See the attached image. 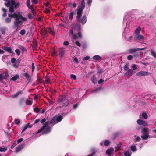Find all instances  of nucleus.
Returning a JSON list of instances; mask_svg holds the SVG:
<instances>
[{
	"label": "nucleus",
	"instance_id": "72a5a7b5",
	"mask_svg": "<svg viewBox=\"0 0 156 156\" xmlns=\"http://www.w3.org/2000/svg\"><path fill=\"white\" fill-rule=\"evenodd\" d=\"M30 0H27L26 2V5L27 6L30 8Z\"/></svg>",
	"mask_w": 156,
	"mask_h": 156
},
{
	"label": "nucleus",
	"instance_id": "4468645a",
	"mask_svg": "<svg viewBox=\"0 0 156 156\" xmlns=\"http://www.w3.org/2000/svg\"><path fill=\"white\" fill-rule=\"evenodd\" d=\"M110 142L108 140H105L104 141L101 142L100 144V146H108L110 144Z\"/></svg>",
	"mask_w": 156,
	"mask_h": 156
},
{
	"label": "nucleus",
	"instance_id": "f3484780",
	"mask_svg": "<svg viewBox=\"0 0 156 156\" xmlns=\"http://www.w3.org/2000/svg\"><path fill=\"white\" fill-rule=\"evenodd\" d=\"M142 133L143 134H149V129L147 128H144L142 129Z\"/></svg>",
	"mask_w": 156,
	"mask_h": 156
},
{
	"label": "nucleus",
	"instance_id": "e433bc0d",
	"mask_svg": "<svg viewBox=\"0 0 156 156\" xmlns=\"http://www.w3.org/2000/svg\"><path fill=\"white\" fill-rule=\"evenodd\" d=\"M29 125V124H27L24 128H23V129L22 131V132H21V133H22L24 131H25L26 129H27V128H28V126Z\"/></svg>",
	"mask_w": 156,
	"mask_h": 156
},
{
	"label": "nucleus",
	"instance_id": "a19ab883",
	"mask_svg": "<svg viewBox=\"0 0 156 156\" xmlns=\"http://www.w3.org/2000/svg\"><path fill=\"white\" fill-rule=\"evenodd\" d=\"M7 149L6 148H2L0 147V152H5L6 151Z\"/></svg>",
	"mask_w": 156,
	"mask_h": 156
},
{
	"label": "nucleus",
	"instance_id": "b1692460",
	"mask_svg": "<svg viewBox=\"0 0 156 156\" xmlns=\"http://www.w3.org/2000/svg\"><path fill=\"white\" fill-rule=\"evenodd\" d=\"M101 57L99 55H95L92 57V58L93 59L95 60H98L101 59Z\"/></svg>",
	"mask_w": 156,
	"mask_h": 156
},
{
	"label": "nucleus",
	"instance_id": "6ab92c4d",
	"mask_svg": "<svg viewBox=\"0 0 156 156\" xmlns=\"http://www.w3.org/2000/svg\"><path fill=\"white\" fill-rule=\"evenodd\" d=\"M114 149L113 148H110L106 151V153L108 155H111L112 152L114 151Z\"/></svg>",
	"mask_w": 156,
	"mask_h": 156
},
{
	"label": "nucleus",
	"instance_id": "f704fd0d",
	"mask_svg": "<svg viewBox=\"0 0 156 156\" xmlns=\"http://www.w3.org/2000/svg\"><path fill=\"white\" fill-rule=\"evenodd\" d=\"M142 117H143L144 119H147V116L146 113L145 112H143L142 114Z\"/></svg>",
	"mask_w": 156,
	"mask_h": 156
},
{
	"label": "nucleus",
	"instance_id": "58836bf2",
	"mask_svg": "<svg viewBox=\"0 0 156 156\" xmlns=\"http://www.w3.org/2000/svg\"><path fill=\"white\" fill-rule=\"evenodd\" d=\"M45 81L47 83H50V79L47 76L45 77Z\"/></svg>",
	"mask_w": 156,
	"mask_h": 156
},
{
	"label": "nucleus",
	"instance_id": "1a4fd4ad",
	"mask_svg": "<svg viewBox=\"0 0 156 156\" xmlns=\"http://www.w3.org/2000/svg\"><path fill=\"white\" fill-rule=\"evenodd\" d=\"M150 73L144 71H141L137 73L136 74L137 76L138 77H141L145 76H147L150 75Z\"/></svg>",
	"mask_w": 156,
	"mask_h": 156
},
{
	"label": "nucleus",
	"instance_id": "09e8293b",
	"mask_svg": "<svg viewBox=\"0 0 156 156\" xmlns=\"http://www.w3.org/2000/svg\"><path fill=\"white\" fill-rule=\"evenodd\" d=\"M15 52L18 56L20 55V51L19 49H16L15 50Z\"/></svg>",
	"mask_w": 156,
	"mask_h": 156
},
{
	"label": "nucleus",
	"instance_id": "774afa93",
	"mask_svg": "<svg viewBox=\"0 0 156 156\" xmlns=\"http://www.w3.org/2000/svg\"><path fill=\"white\" fill-rule=\"evenodd\" d=\"M2 49H3V50H4L6 51V50H7V47L5 46H3L2 47Z\"/></svg>",
	"mask_w": 156,
	"mask_h": 156
},
{
	"label": "nucleus",
	"instance_id": "dca6fc26",
	"mask_svg": "<svg viewBox=\"0 0 156 156\" xmlns=\"http://www.w3.org/2000/svg\"><path fill=\"white\" fill-rule=\"evenodd\" d=\"M134 37V39L136 40L140 41L143 39L144 38V37L143 35L139 34L135 35Z\"/></svg>",
	"mask_w": 156,
	"mask_h": 156
},
{
	"label": "nucleus",
	"instance_id": "412c9836",
	"mask_svg": "<svg viewBox=\"0 0 156 156\" xmlns=\"http://www.w3.org/2000/svg\"><path fill=\"white\" fill-rule=\"evenodd\" d=\"M142 139L143 140H145L148 139L149 138H150L149 137V134H143L141 136Z\"/></svg>",
	"mask_w": 156,
	"mask_h": 156
},
{
	"label": "nucleus",
	"instance_id": "bf43d9fd",
	"mask_svg": "<svg viewBox=\"0 0 156 156\" xmlns=\"http://www.w3.org/2000/svg\"><path fill=\"white\" fill-rule=\"evenodd\" d=\"M100 90V88H97L94 90H93L92 91V93H95V92L99 91Z\"/></svg>",
	"mask_w": 156,
	"mask_h": 156
},
{
	"label": "nucleus",
	"instance_id": "4d7b16f0",
	"mask_svg": "<svg viewBox=\"0 0 156 156\" xmlns=\"http://www.w3.org/2000/svg\"><path fill=\"white\" fill-rule=\"evenodd\" d=\"M18 144L17 143L15 142L12 145V146L11 147V148L12 149L17 144Z\"/></svg>",
	"mask_w": 156,
	"mask_h": 156
},
{
	"label": "nucleus",
	"instance_id": "3c124183",
	"mask_svg": "<svg viewBox=\"0 0 156 156\" xmlns=\"http://www.w3.org/2000/svg\"><path fill=\"white\" fill-rule=\"evenodd\" d=\"M23 140V138H21L20 139H19L18 140H17V144L19 143H21L22 142Z\"/></svg>",
	"mask_w": 156,
	"mask_h": 156
},
{
	"label": "nucleus",
	"instance_id": "6e6552de",
	"mask_svg": "<svg viewBox=\"0 0 156 156\" xmlns=\"http://www.w3.org/2000/svg\"><path fill=\"white\" fill-rule=\"evenodd\" d=\"M59 102L62 103V106L66 107L69 104V101L67 98L65 97H61L58 100Z\"/></svg>",
	"mask_w": 156,
	"mask_h": 156
},
{
	"label": "nucleus",
	"instance_id": "ea45409f",
	"mask_svg": "<svg viewBox=\"0 0 156 156\" xmlns=\"http://www.w3.org/2000/svg\"><path fill=\"white\" fill-rule=\"evenodd\" d=\"M26 33V31L24 29H22L20 32V34L22 35H23L25 34Z\"/></svg>",
	"mask_w": 156,
	"mask_h": 156
},
{
	"label": "nucleus",
	"instance_id": "c03bdc74",
	"mask_svg": "<svg viewBox=\"0 0 156 156\" xmlns=\"http://www.w3.org/2000/svg\"><path fill=\"white\" fill-rule=\"evenodd\" d=\"M73 61L76 63H79L78 59L76 57H75L73 58Z\"/></svg>",
	"mask_w": 156,
	"mask_h": 156
},
{
	"label": "nucleus",
	"instance_id": "8fccbe9b",
	"mask_svg": "<svg viewBox=\"0 0 156 156\" xmlns=\"http://www.w3.org/2000/svg\"><path fill=\"white\" fill-rule=\"evenodd\" d=\"M151 54L153 57L156 58V54L154 51H151Z\"/></svg>",
	"mask_w": 156,
	"mask_h": 156
},
{
	"label": "nucleus",
	"instance_id": "a878e982",
	"mask_svg": "<svg viewBox=\"0 0 156 156\" xmlns=\"http://www.w3.org/2000/svg\"><path fill=\"white\" fill-rule=\"evenodd\" d=\"M141 30V28L140 27H138L137 28L135 32V35L137 34H139L140 33V32Z\"/></svg>",
	"mask_w": 156,
	"mask_h": 156
},
{
	"label": "nucleus",
	"instance_id": "49530a36",
	"mask_svg": "<svg viewBox=\"0 0 156 156\" xmlns=\"http://www.w3.org/2000/svg\"><path fill=\"white\" fill-rule=\"evenodd\" d=\"M140 140L141 138L139 136H138L135 139V141L136 142H138L140 141Z\"/></svg>",
	"mask_w": 156,
	"mask_h": 156
},
{
	"label": "nucleus",
	"instance_id": "bb28decb",
	"mask_svg": "<svg viewBox=\"0 0 156 156\" xmlns=\"http://www.w3.org/2000/svg\"><path fill=\"white\" fill-rule=\"evenodd\" d=\"M26 103L27 105H31L33 103V101L31 100L27 99L26 101Z\"/></svg>",
	"mask_w": 156,
	"mask_h": 156
},
{
	"label": "nucleus",
	"instance_id": "603ef678",
	"mask_svg": "<svg viewBox=\"0 0 156 156\" xmlns=\"http://www.w3.org/2000/svg\"><path fill=\"white\" fill-rule=\"evenodd\" d=\"M28 18L30 19H32L34 17L33 15L31 14L30 13H29L28 15Z\"/></svg>",
	"mask_w": 156,
	"mask_h": 156
},
{
	"label": "nucleus",
	"instance_id": "13d9d810",
	"mask_svg": "<svg viewBox=\"0 0 156 156\" xmlns=\"http://www.w3.org/2000/svg\"><path fill=\"white\" fill-rule=\"evenodd\" d=\"M69 42L68 41H65L63 42V44L64 46H68L69 45Z\"/></svg>",
	"mask_w": 156,
	"mask_h": 156
},
{
	"label": "nucleus",
	"instance_id": "4c0bfd02",
	"mask_svg": "<svg viewBox=\"0 0 156 156\" xmlns=\"http://www.w3.org/2000/svg\"><path fill=\"white\" fill-rule=\"evenodd\" d=\"M5 28H1V31L3 34H5Z\"/></svg>",
	"mask_w": 156,
	"mask_h": 156
},
{
	"label": "nucleus",
	"instance_id": "2eb2a0df",
	"mask_svg": "<svg viewBox=\"0 0 156 156\" xmlns=\"http://www.w3.org/2000/svg\"><path fill=\"white\" fill-rule=\"evenodd\" d=\"M65 51L64 48L62 47L59 50V56L60 58H62L65 54Z\"/></svg>",
	"mask_w": 156,
	"mask_h": 156
},
{
	"label": "nucleus",
	"instance_id": "6e6d98bb",
	"mask_svg": "<svg viewBox=\"0 0 156 156\" xmlns=\"http://www.w3.org/2000/svg\"><path fill=\"white\" fill-rule=\"evenodd\" d=\"M75 44L76 45H77V46H78L79 47H80L81 45V44L77 41H76Z\"/></svg>",
	"mask_w": 156,
	"mask_h": 156
},
{
	"label": "nucleus",
	"instance_id": "338daca9",
	"mask_svg": "<svg viewBox=\"0 0 156 156\" xmlns=\"http://www.w3.org/2000/svg\"><path fill=\"white\" fill-rule=\"evenodd\" d=\"M40 121V120L39 119H37L34 122V124H37Z\"/></svg>",
	"mask_w": 156,
	"mask_h": 156
},
{
	"label": "nucleus",
	"instance_id": "a211bd4d",
	"mask_svg": "<svg viewBox=\"0 0 156 156\" xmlns=\"http://www.w3.org/2000/svg\"><path fill=\"white\" fill-rule=\"evenodd\" d=\"M22 93V91H19L16 93L15 94L12 95L11 96V97L14 98H16L18 97L20 94H21Z\"/></svg>",
	"mask_w": 156,
	"mask_h": 156
},
{
	"label": "nucleus",
	"instance_id": "393cba45",
	"mask_svg": "<svg viewBox=\"0 0 156 156\" xmlns=\"http://www.w3.org/2000/svg\"><path fill=\"white\" fill-rule=\"evenodd\" d=\"M130 149L133 152H135L137 150V148L136 147L135 145H132L131 146Z\"/></svg>",
	"mask_w": 156,
	"mask_h": 156
},
{
	"label": "nucleus",
	"instance_id": "7c9ffc66",
	"mask_svg": "<svg viewBox=\"0 0 156 156\" xmlns=\"http://www.w3.org/2000/svg\"><path fill=\"white\" fill-rule=\"evenodd\" d=\"M131 153H130L129 151H125L124 154L125 156H131Z\"/></svg>",
	"mask_w": 156,
	"mask_h": 156
},
{
	"label": "nucleus",
	"instance_id": "423d86ee",
	"mask_svg": "<svg viewBox=\"0 0 156 156\" xmlns=\"http://www.w3.org/2000/svg\"><path fill=\"white\" fill-rule=\"evenodd\" d=\"M82 13L83 12H77L76 19L78 22L80 23L83 24H84L86 22L87 19L85 15L81 18Z\"/></svg>",
	"mask_w": 156,
	"mask_h": 156
},
{
	"label": "nucleus",
	"instance_id": "864d4df0",
	"mask_svg": "<svg viewBox=\"0 0 156 156\" xmlns=\"http://www.w3.org/2000/svg\"><path fill=\"white\" fill-rule=\"evenodd\" d=\"M16 61V58H12L11 59V62L12 63H15Z\"/></svg>",
	"mask_w": 156,
	"mask_h": 156
},
{
	"label": "nucleus",
	"instance_id": "c756f323",
	"mask_svg": "<svg viewBox=\"0 0 156 156\" xmlns=\"http://www.w3.org/2000/svg\"><path fill=\"white\" fill-rule=\"evenodd\" d=\"M132 68L133 69V70H137L138 69L137 66L135 64H133L132 66Z\"/></svg>",
	"mask_w": 156,
	"mask_h": 156
},
{
	"label": "nucleus",
	"instance_id": "69168bd1",
	"mask_svg": "<svg viewBox=\"0 0 156 156\" xmlns=\"http://www.w3.org/2000/svg\"><path fill=\"white\" fill-rule=\"evenodd\" d=\"M31 2L33 3H34V4H36L37 2V0H32Z\"/></svg>",
	"mask_w": 156,
	"mask_h": 156
},
{
	"label": "nucleus",
	"instance_id": "473e14b6",
	"mask_svg": "<svg viewBox=\"0 0 156 156\" xmlns=\"http://www.w3.org/2000/svg\"><path fill=\"white\" fill-rule=\"evenodd\" d=\"M19 48L21 50H22L23 52L25 51H26V48L25 47L22 46H20L19 47Z\"/></svg>",
	"mask_w": 156,
	"mask_h": 156
},
{
	"label": "nucleus",
	"instance_id": "0e129e2a",
	"mask_svg": "<svg viewBox=\"0 0 156 156\" xmlns=\"http://www.w3.org/2000/svg\"><path fill=\"white\" fill-rule=\"evenodd\" d=\"M78 104L77 103L73 105V108L74 109H76L78 106Z\"/></svg>",
	"mask_w": 156,
	"mask_h": 156
},
{
	"label": "nucleus",
	"instance_id": "c85d7f7f",
	"mask_svg": "<svg viewBox=\"0 0 156 156\" xmlns=\"http://www.w3.org/2000/svg\"><path fill=\"white\" fill-rule=\"evenodd\" d=\"M6 51L9 53L14 54L13 51H12L11 48L10 47H7Z\"/></svg>",
	"mask_w": 156,
	"mask_h": 156
},
{
	"label": "nucleus",
	"instance_id": "4be33fe9",
	"mask_svg": "<svg viewBox=\"0 0 156 156\" xmlns=\"http://www.w3.org/2000/svg\"><path fill=\"white\" fill-rule=\"evenodd\" d=\"M24 76L27 79L28 82H29L30 81V75L27 73H24Z\"/></svg>",
	"mask_w": 156,
	"mask_h": 156
},
{
	"label": "nucleus",
	"instance_id": "a18cd8bd",
	"mask_svg": "<svg viewBox=\"0 0 156 156\" xmlns=\"http://www.w3.org/2000/svg\"><path fill=\"white\" fill-rule=\"evenodd\" d=\"M34 112L36 113H38L39 112V109L37 107H36L34 109Z\"/></svg>",
	"mask_w": 156,
	"mask_h": 156
},
{
	"label": "nucleus",
	"instance_id": "de8ad7c7",
	"mask_svg": "<svg viewBox=\"0 0 156 156\" xmlns=\"http://www.w3.org/2000/svg\"><path fill=\"white\" fill-rule=\"evenodd\" d=\"M5 22L7 23H9L11 22V19L9 18H7L5 19Z\"/></svg>",
	"mask_w": 156,
	"mask_h": 156
},
{
	"label": "nucleus",
	"instance_id": "9d476101",
	"mask_svg": "<svg viewBox=\"0 0 156 156\" xmlns=\"http://www.w3.org/2000/svg\"><path fill=\"white\" fill-rule=\"evenodd\" d=\"M146 48H135L130 49L129 50V51L130 53H135L137 51L143 50Z\"/></svg>",
	"mask_w": 156,
	"mask_h": 156
},
{
	"label": "nucleus",
	"instance_id": "5fc2aeb1",
	"mask_svg": "<svg viewBox=\"0 0 156 156\" xmlns=\"http://www.w3.org/2000/svg\"><path fill=\"white\" fill-rule=\"evenodd\" d=\"M90 58V57L89 56H87L84 57V58H83V60H88Z\"/></svg>",
	"mask_w": 156,
	"mask_h": 156
},
{
	"label": "nucleus",
	"instance_id": "aec40b11",
	"mask_svg": "<svg viewBox=\"0 0 156 156\" xmlns=\"http://www.w3.org/2000/svg\"><path fill=\"white\" fill-rule=\"evenodd\" d=\"M122 144L120 142L117 144L115 148V150L116 151H119L121 147Z\"/></svg>",
	"mask_w": 156,
	"mask_h": 156
},
{
	"label": "nucleus",
	"instance_id": "680f3d73",
	"mask_svg": "<svg viewBox=\"0 0 156 156\" xmlns=\"http://www.w3.org/2000/svg\"><path fill=\"white\" fill-rule=\"evenodd\" d=\"M133 56L131 55H128L127 57V59L129 60H131L133 58Z\"/></svg>",
	"mask_w": 156,
	"mask_h": 156
},
{
	"label": "nucleus",
	"instance_id": "20e7f679",
	"mask_svg": "<svg viewBox=\"0 0 156 156\" xmlns=\"http://www.w3.org/2000/svg\"><path fill=\"white\" fill-rule=\"evenodd\" d=\"M51 130V128L49 126V122H46L44 124L43 126L38 131L37 133L41 132L42 134H46L50 133Z\"/></svg>",
	"mask_w": 156,
	"mask_h": 156
},
{
	"label": "nucleus",
	"instance_id": "ddd939ff",
	"mask_svg": "<svg viewBox=\"0 0 156 156\" xmlns=\"http://www.w3.org/2000/svg\"><path fill=\"white\" fill-rule=\"evenodd\" d=\"M25 144L24 143H23L20 146L17 147L16 148L15 151L16 153H17L20 151L22 149H23L25 146Z\"/></svg>",
	"mask_w": 156,
	"mask_h": 156
},
{
	"label": "nucleus",
	"instance_id": "f03ea898",
	"mask_svg": "<svg viewBox=\"0 0 156 156\" xmlns=\"http://www.w3.org/2000/svg\"><path fill=\"white\" fill-rule=\"evenodd\" d=\"M69 33V35L71 36L74 40L81 39L82 38L81 26L80 24H76L73 25Z\"/></svg>",
	"mask_w": 156,
	"mask_h": 156
},
{
	"label": "nucleus",
	"instance_id": "f8f14e48",
	"mask_svg": "<svg viewBox=\"0 0 156 156\" xmlns=\"http://www.w3.org/2000/svg\"><path fill=\"white\" fill-rule=\"evenodd\" d=\"M85 6L84 0H82L80 5V8L78 9L77 12H83Z\"/></svg>",
	"mask_w": 156,
	"mask_h": 156
},
{
	"label": "nucleus",
	"instance_id": "f257e3e1",
	"mask_svg": "<svg viewBox=\"0 0 156 156\" xmlns=\"http://www.w3.org/2000/svg\"><path fill=\"white\" fill-rule=\"evenodd\" d=\"M129 16L128 15H125L124 18L123 20V25L124 26L126 24V27L125 28V30L123 32L122 36L123 37H125L126 41H131L132 40L133 37L132 36L129 37H126L125 35V34H129L130 32L132 31V29L133 28V23L131 21H129Z\"/></svg>",
	"mask_w": 156,
	"mask_h": 156
},
{
	"label": "nucleus",
	"instance_id": "5701e85b",
	"mask_svg": "<svg viewBox=\"0 0 156 156\" xmlns=\"http://www.w3.org/2000/svg\"><path fill=\"white\" fill-rule=\"evenodd\" d=\"M137 124L140 125H144L145 123V121H143L141 119H139L137 120Z\"/></svg>",
	"mask_w": 156,
	"mask_h": 156
},
{
	"label": "nucleus",
	"instance_id": "9b49d317",
	"mask_svg": "<svg viewBox=\"0 0 156 156\" xmlns=\"http://www.w3.org/2000/svg\"><path fill=\"white\" fill-rule=\"evenodd\" d=\"M127 71V72H126L124 74L125 76L126 77H129L135 73V72L132 69H130Z\"/></svg>",
	"mask_w": 156,
	"mask_h": 156
},
{
	"label": "nucleus",
	"instance_id": "c9c22d12",
	"mask_svg": "<svg viewBox=\"0 0 156 156\" xmlns=\"http://www.w3.org/2000/svg\"><path fill=\"white\" fill-rule=\"evenodd\" d=\"M73 14H74L73 12H72L70 13L69 16V19L70 20H72L73 19Z\"/></svg>",
	"mask_w": 156,
	"mask_h": 156
},
{
	"label": "nucleus",
	"instance_id": "39448f33",
	"mask_svg": "<svg viewBox=\"0 0 156 156\" xmlns=\"http://www.w3.org/2000/svg\"><path fill=\"white\" fill-rule=\"evenodd\" d=\"M4 1L7 2V3H5V5L7 7H9V12H14V8L13 6L16 8L17 6H18L20 3H16L13 0H11L10 1V0H4Z\"/></svg>",
	"mask_w": 156,
	"mask_h": 156
},
{
	"label": "nucleus",
	"instance_id": "7ed1b4c3",
	"mask_svg": "<svg viewBox=\"0 0 156 156\" xmlns=\"http://www.w3.org/2000/svg\"><path fill=\"white\" fill-rule=\"evenodd\" d=\"M13 18H15V21L14 22V27L18 29L19 27L22 26L23 21L27 20V19L25 17H23L21 16H18L15 13L12 14Z\"/></svg>",
	"mask_w": 156,
	"mask_h": 156
},
{
	"label": "nucleus",
	"instance_id": "0eeeda50",
	"mask_svg": "<svg viewBox=\"0 0 156 156\" xmlns=\"http://www.w3.org/2000/svg\"><path fill=\"white\" fill-rule=\"evenodd\" d=\"M63 119L62 116L59 115H57L52 118L49 122V124H51L55 122V123L60 122Z\"/></svg>",
	"mask_w": 156,
	"mask_h": 156
},
{
	"label": "nucleus",
	"instance_id": "79ce46f5",
	"mask_svg": "<svg viewBox=\"0 0 156 156\" xmlns=\"http://www.w3.org/2000/svg\"><path fill=\"white\" fill-rule=\"evenodd\" d=\"M70 76L71 79H73L74 80H76V76L75 75L72 74L70 75Z\"/></svg>",
	"mask_w": 156,
	"mask_h": 156
},
{
	"label": "nucleus",
	"instance_id": "052dcab7",
	"mask_svg": "<svg viewBox=\"0 0 156 156\" xmlns=\"http://www.w3.org/2000/svg\"><path fill=\"white\" fill-rule=\"evenodd\" d=\"M104 80H103L102 79H100L98 81V83L99 84H101L102 83H103L104 82Z\"/></svg>",
	"mask_w": 156,
	"mask_h": 156
},
{
	"label": "nucleus",
	"instance_id": "37998d69",
	"mask_svg": "<svg viewBox=\"0 0 156 156\" xmlns=\"http://www.w3.org/2000/svg\"><path fill=\"white\" fill-rule=\"evenodd\" d=\"M14 121L16 124L17 125H19L20 123V121L19 119H15Z\"/></svg>",
	"mask_w": 156,
	"mask_h": 156
},
{
	"label": "nucleus",
	"instance_id": "cd10ccee",
	"mask_svg": "<svg viewBox=\"0 0 156 156\" xmlns=\"http://www.w3.org/2000/svg\"><path fill=\"white\" fill-rule=\"evenodd\" d=\"M124 69L125 71H127L131 69H129V65L127 64H126L124 66Z\"/></svg>",
	"mask_w": 156,
	"mask_h": 156
},
{
	"label": "nucleus",
	"instance_id": "e2e57ef3",
	"mask_svg": "<svg viewBox=\"0 0 156 156\" xmlns=\"http://www.w3.org/2000/svg\"><path fill=\"white\" fill-rule=\"evenodd\" d=\"M32 72H33L35 69V66H34V64L33 63H32Z\"/></svg>",
	"mask_w": 156,
	"mask_h": 156
},
{
	"label": "nucleus",
	"instance_id": "2f4dec72",
	"mask_svg": "<svg viewBox=\"0 0 156 156\" xmlns=\"http://www.w3.org/2000/svg\"><path fill=\"white\" fill-rule=\"evenodd\" d=\"M19 78V76L18 75H16L15 76L12 77L11 80L15 81L16 80Z\"/></svg>",
	"mask_w": 156,
	"mask_h": 156
}]
</instances>
